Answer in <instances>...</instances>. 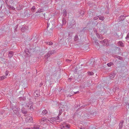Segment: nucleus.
I'll use <instances>...</instances> for the list:
<instances>
[{"label": "nucleus", "mask_w": 129, "mask_h": 129, "mask_svg": "<svg viewBox=\"0 0 129 129\" xmlns=\"http://www.w3.org/2000/svg\"><path fill=\"white\" fill-rule=\"evenodd\" d=\"M72 59H67L66 60V61L67 62H71V61H72Z\"/></svg>", "instance_id": "obj_44"}, {"label": "nucleus", "mask_w": 129, "mask_h": 129, "mask_svg": "<svg viewBox=\"0 0 129 129\" xmlns=\"http://www.w3.org/2000/svg\"><path fill=\"white\" fill-rule=\"evenodd\" d=\"M64 126L65 127H66L68 128V129L70 128L69 127V126L67 124H65Z\"/></svg>", "instance_id": "obj_49"}, {"label": "nucleus", "mask_w": 129, "mask_h": 129, "mask_svg": "<svg viewBox=\"0 0 129 129\" xmlns=\"http://www.w3.org/2000/svg\"><path fill=\"white\" fill-rule=\"evenodd\" d=\"M5 111L4 110H2L0 111V114L1 115L0 117H2V115L4 113Z\"/></svg>", "instance_id": "obj_25"}, {"label": "nucleus", "mask_w": 129, "mask_h": 129, "mask_svg": "<svg viewBox=\"0 0 129 129\" xmlns=\"http://www.w3.org/2000/svg\"><path fill=\"white\" fill-rule=\"evenodd\" d=\"M90 82L89 81H87L84 84L85 86L87 87H89L91 85V84L90 83Z\"/></svg>", "instance_id": "obj_14"}, {"label": "nucleus", "mask_w": 129, "mask_h": 129, "mask_svg": "<svg viewBox=\"0 0 129 129\" xmlns=\"http://www.w3.org/2000/svg\"><path fill=\"white\" fill-rule=\"evenodd\" d=\"M30 129V128H24V129Z\"/></svg>", "instance_id": "obj_63"}, {"label": "nucleus", "mask_w": 129, "mask_h": 129, "mask_svg": "<svg viewBox=\"0 0 129 129\" xmlns=\"http://www.w3.org/2000/svg\"><path fill=\"white\" fill-rule=\"evenodd\" d=\"M32 102H30L29 103L26 104V105L29 108V109L31 111H33L34 110V109L33 106L32 105Z\"/></svg>", "instance_id": "obj_4"}, {"label": "nucleus", "mask_w": 129, "mask_h": 129, "mask_svg": "<svg viewBox=\"0 0 129 129\" xmlns=\"http://www.w3.org/2000/svg\"><path fill=\"white\" fill-rule=\"evenodd\" d=\"M4 3V2L3 0H0V9L2 8L3 4Z\"/></svg>", "instance_id": "obj_22"}, {"label": "nucleus", "mask_w": 129, "mask_h": 129, "mask_svg": "<svg viewBox=\"0 0 129 129\" xmlns=\"http://www.w3.org/2000/svg\"><path fill=\"white\" fill-rule=\"evenodd\" d=\"M116 74L115 73H113L109 75L110 78L111 80H112L115 77Z\"/></svg>", "instance_id": "obj_7"}, {"label": "nucleus", "mask_w": 129, "mask_h": 129, "mask_svg": "<svg viewBox=\"0 0 129 129\" xmlns=\"http://www.w3.org/2000/svg\"><path fill=\"white\" fill-rule=\"evenodd\" d=\"M25 121L27 122H33V119L32 117L29 116L27 117L25 119Z\"/></svg>", "instance_id": "obj_5"}, {"label": "nucleus", "mask_w": 129, "mask_h": 129, "mask_svg": "<svg viewBox=\"0 0 129 129\" xmlns=\"http://www.w3.org/2000/svg\"><path fill=\"white\" fill-rule=\"evenodd\" d=\"M56 121V118H51L49 120V122L53 124L54 121Z\"/></svg>", "instance_id": "obj_13"}, {"label": "nucleus", "mask_w": 129, "mask_h": 129, "mask_svg": "<svg viewBox=\"0 0 129 129\" xmlns=\"http://www.w3.org/2000/svg\"><path fill=\"white\" fill-rule=\"evenodd\" d=\"M6 78V76H3L0 77V80H2Z\"/></svg>", "instance_id": "obj_35"}, {"label": "nucleus", "mask_w": 129, "mask_h": 129, "mask_svg": "<svg viewBox=\"0 0 129 129\" xmlns=\"http://www.w3.org/2000/svg\"><path fill=\"white\" fill-rule=\"evenodd\" d=\"M124 121L123 120H121L120 121V123H119V129H121V128L123 126V123Z\"/></svg>", "instance_id": "obj_8"}, {"label": "nucleus", "mask_w": 129, "mask_h": 129, "mask_svg": "<svg viewBox=\"0 0 129 129\" xmlns=\"http://www.w3.org/2000/svg\"><path fill=\"white\" fill-rule=\"evenodd\" d=\"M86 115L89 117H92L93 116L96 115V113L93 111H92L91 112L89 113L88 114H86Z\"/></svg>", "instance_id": "obj_3"}, {"label": "nucleus", "mask_w": 129, "mask_h": 129, "mask_svg": "<svg viewBox=\"0 0 129 129\" xmlns=\"http://www.w3.org/2000/svg\"><path fill=\"white\" fill-rule=\"evenodd\" d=\"M75 107H77L78 106V105L77 104H75Z\"/></svg>", "instance_id": "obj_58"}, {"label": "nucleus", "mask_w": 129, "mask_h": 129, "mask_svg": "<svg viewBox=\"0 0 129 129\" xmlns=\"http://www.w3.org/2000/svg\"><path fill=\"white\" fill-rule=\"evenodd\" d=\"M125 39L127 40L129 39V33L127 34L126 37H125Z\"/></svg>", "instance_id": "obj_41"}, {"label": "nucleus", "mask_w": 129, "mask_h": 129, "mask_svg": "<svg viewBox=\"0 0 129 129\" xmlns=\"http://www.w3.org/2000/svg\"><path fill=\"white\" fill-rule=\"evenodd\" d=\"M43 85V83H41L39 85V86L40 87H41V86Z\"/></svg>", "instance_id": "obj_54"}, {"label": "nucleus", "mask_w": 129, "mask_h": 129, "mask_svg": "<svg viewBox=\"0 0 129 129\" xmlns=\"http://www.w3.org/2000/svg\"><path fill=\"white\" fill-rule=\"evenodd\" d=\"M46 119V118H42L41 119V120L42 121H43V122L45 121Z\"/></svg>", "instance_id": "obj_48"}, {"label": "nucleus", "mask_w": 129, "mask_h": 129, "mask_svg": "<svg viewBox=\"0 0 129 129\" xmlns=\"http://www.w3.org/2000/svg\"><path fill=\"white\" fill-rule=\"evenodd\" d=\"M5 1V3H6V5L8 4V0H4Z\"/></svg>", "instance_id": "obj_52"}, {"label": "nucleus", "mask_w": 129, "mask_h": 129, "mask_svg": "<svg viewBox=\"0 0 129 129\" xmlns=\"http://www.w3.org/2000/svg\"><path fill=\"white\" fill-rule=\"evenodd\" d=\"M99 19L103 21L104 20V17L103 16H101L99 17Z\"/></svg>", "instance_id": "obj_33"}, {"label": "nucleus", "mask_w": 129, "mask_h": 129, "mask_svg": "<svg viewBox=\"0 0 129 129\" xmlns=\"http://www.w3.org/2000/svg\"><path fill=\"white\" fill-rule=\"evenodd\" d=\"M47 113V111L46 110H43L42 112V115H45Z\"/></svg>", "instance_id": "obj_24"}, {"label": "nucleus", "mask_w": 129, "mask_h": 129, "mask_svg": "<svg viewBox=\"0 0 129 129\" xmlns=\"http://www.w3.org/2000/svg\"><path fill=\"white\" fill-rule=\"evenodd\" d=\"M104 29V28H100V29L101 30H103V29Z\"/></svg>", "instance_id": "obj_60"}, {"label": "nucleus", "mask_w": 129, "mask_h": 129, "mask_svg": "<svg viewBox=\"0 0 129 129\" xmlns=\"http://www.w3.org/2000/svg\"><path fill=\"white\" fill-rule=\"evenodd\" d=\"M62 25L63 26L65 25L67 23L66 20L64 18H63L62 20Z\"/></svg>", "instance_id": "obj_12"}, {"label": "nucleus", "mask_w": 129, "mask_h": 129, "mask_svg": "<svg viewBox=\"0 0 129 129\" xmlns=\"http://www.w3.org/2000/svg\"><path fill=\"white\" fill-rule=\"evenodd\" d=\"M73 92V95L74 94H75L79 93V91H78L76 92Z\"/></svg>", "instance_id": "obj_50"}, {"label": "nucleus", "mask_w": 129, "mask_h": 129, "mask_svg": "<svg viewBox=\"0 0 129 129\" xmlns=\"http://www.w3.org/2000/svg\"><path fill=\"white\" fill-rule=\"evenodd\" d=\"M65 128H66V127H65L63 125V127L61 128V129H64Z\"/></svg>", "instance_id": "obj_57"}, {"label": "nucleus", "mask_w": 129, "mask_h": 129, "mask_svg": "<svg viewBox=\"0 0 129 129\" xmlns=\"http://www.w3.org/2000/svg\"><path fill=\"white\" fill-rule=\"evenodd\" d=\"M75 24V21L74 19H73L71 21H70L69 23H68V27L69 28H74L76 26Z\"/></svg>", "instance_id": "obj_2"}, {"label": "nucleus", "mask_w": 129, "mask_h": 129, "mask_svg": "<svg viewBox=\"0 0 129 129\" xmlns=\"http://www.w3.org/2000/svg\"><path fill=\"white\" fill-rule=\"evenodd\" d=\"M49 119H47L46 118V120H45V121L46 122H47L48 121H49Z\"/></svg>", "instance_id": "obj_55"}, {"label": "nucleus", "mask_w": 129, "mask_h": 129, "mask_svg": "<svg viewBox=\"0 0 129 129\" xmlns=\"http://www.w3.org/2000/svg\"><path fill=\"white\" fill-rule=\"evenodd\" d=\"M14 54L13 52L12 51H10L8 54V57L10 58H11L13 56Z\"/></svg>", "instance_id": "obj_15"}, {"label": "nucleus", "mask_w": 129, "mask_h": 129, "mask_svg": "<svg viewBox=\"0 0 129 129\" xmlns=\"http://www.w3.org/2000/svg\"><path fill=\"white\" fill-rule=\"evenodd\" d=\"M44 11V10L43 9H39L38 10V11L37 13H40Z\"/></svg>", "instance_id": "obj_27"}, {"label": "nucleus", "mask_w": 129, "mask_h": 129, "mask_svg": "<svg viewBox=\"0 0 129 129\" xmlns=\"http://www.w3.org/2000/svg\"><path fill=\"white\" fill-rule=\"evenodd\" d=\"M96 35L98 38L101 39L102 40L104 39L103 37L102 36V35L100 34H99L98 33H96Z\"/></svg>", "instance_id": "obj_19"}, {"label": "nucleus", "mask_w": 129, "mask_h": 129, "mask_svg": "<svg viewBox=\"0 0 129 129\" xmlns=\"http://www.w3.org/2000/svg\"><path fill=\"white\" fill-rule=\"evenodd\" d=\"M24 53L26 54L25 56L26 57H27L29 55V51L28 49H26L24 51Z\"/></svg>", "instance_id": "obj_9"}, {"label": "nucleus", "mask_w": 129, "mask_h": 129, "mask_svg": "<svg viewBox=\"0 0 129 129\" xmlns=\"http://www.w3.org/2000/svg\"><path fill=\"white\" fill-rule=\"evenodd\" d=\"M86 27H84L83 28V29H82V30H81V31H85V28H86Z\"/></svg>", "instance_id": "obj_53"}, {"label": "nucleus", "mask_w": 129, "mask_h": 129, "mask_svg": "<svg viewBox=\"0 0 129 129\" xmlns=\"http://www.w3.org/2000/svg\"><path fill=\"white\" fill-rule=\"evenodd\" d=\"M49 26V25H48V23H47V28H48V27Z\"/></svg>", "instance_id": "obj_61"}, {"label": "nucleus", "mask_w": 129, "mask_h": 129, "mask_svg": "<svg viewBox=\"0 0 129 129\" xmlns=\"http://www.w3.org/2000/svg\"><path fill=\"white\" fill-rule=\"evenodd\" d=\"M93 29L94 32L96 33H96H98L97 32V30L95 28H93Z\"/></svg>", "instance_id": "obj_40"}, {"label": "nucleus", "mask_w": 129, "mask_h": 129, "mask_svg": "<svg viewBox=\"0 0 129 129\" xmlns=\"http://www.w3.org/2000/svg\"><path fill=\"white\" fill-rule=\"evenodd\" d=\"M79 38L77 35H76L74 38V41H78Z\"/></svg>", "instance_id": "obj_20"}, {"label": "nucleus", "mask_w": 129, "mask_h": 129, "mask_svg": "<svg viewBox=\"0 0 129 129\" xmlns=\"http://www.w3.org/2000/svg\"><path fill=\"white\" fill-rule=\"evenodd\" d=\"M18 25H16L15 27L14 28V31H17V28H18Z\"/></svg>", "instance_id": "obj_42"}, {"label": "nucleus", "mask_w": 129, "mask_h": 129, "mask_svg": "<svg viewBox=\"0 0 129 129\" xmlns=\"http://www.w3.org/2000/svg\"><path fill=\"white\" fill-rule=\"evenodd\" d=\"M40 126L38 125L35 124L34 125L33 128L35 129H39L40 128Z\"/></svg>", "instance_id": "obj_18"}, {"label": "nucleus", "mask_w": 129, "mask_h": 129, "mask_svg": "<svg viewBox=\"0 0 129 129\" xmlns=\"http://www.w3.org/2000/svg\"><path fill=\"white\" fill-rule=\"evenodd\" d=\"M34 94L36 97H39L40 95L39 93L38 90H36L34 92Z\"/></svg>", "instance_id": "obj_11"}, {"label": "nucleus", "mask_w": 129, "mask_h": 129, "mask_svg": "<svg viewBox=\"0 0 129 129\" xmlns=\"http://www.w3.org/2000/svg\"><path fill=\"white\" fill-rule=\"evenodd\" d=\"M118 45L119 46H123L124 44L121 41H119L118 42Z\"/></svg>", "instance_id": "obj_21"}, {"label": "nucleus", "mask_w": 129, "mask_h": 129, "mask_svg": "<svg viewBox=\"0 0 129 129\" xmlns=\"http://www.w3.org/2000/svg\"><path fill=\"white\" fill-rule=\"evenodd\" d=\"M113 64V63L112 62H110L107 64V65L109 67H110Z\"/></svg>", "instance_id": "obj_30"}, {"label": "nucleus", "mask_w": 129, "mask_h": 129, "mask_svg": "<svg viewBox=\"0 0 129 129\" xmlns=\"http://www.w3.org/2000/svg\"><path fill=\"white\" fill-rule=\"evenodd\" d=\"M75 72H77L76 70V69H75Z\"/></svg>", "instance_id": "obj_64"}, {"label": "nucleus", "mask_w": 129, "mask_h": 129, "mask_svg": "<svg viewBox=\"0 0 129 129\" xmlns=\"http://www.w3.org/2000/svg\"><path fill=\"white\" fill-rule=\"evenodd\" d=\"M52 54L51 53V52H50L49 51L47 53V54L45 55V56L47 57V59L48 58V57H49Z\"/></svg>", "instance_id": "obj_26"}, {"label": "nucleus", "mask_w": 129, "mask_h": 129, "mask_svg": "<svg viewBox=\"0 0 129 129\" xmlns=\"http://www.w3.org/2000/svg\"><path fill=\"white\" fill-rule=\"evenodd\" d=\"M116 58L119 60H122V57L119 56H117L116 57Z\"/></svg>", "instance_id": "obj_34"}, {"label": "nucleus", "mask_w": 129, "mask_h": 129, "mask_svg": "<svg viewBox=\"0 0 129 129\" xmlns=\"http://www.w3.org/2000/svg\"><path fill=\"white\" fill-rule=\"evenodd\" d=\"M50 52H51V53L52 54H53L56 52V51L55 50H51L50 51H49Z\"/></svg>", "instance_id": "obj_36"}, {"label": "nucleus", "mask_w": 129, "mask_h": 129, "mask_svg": "<svg viewBox=\"0 0 129 129\" xmlns=\"http://www.w3.org/2000/svg\"><path fill=\"white\" fill-rule=\"evenodd\" d=\"M22 113L23 114H26L27 113V110L24 107H23L21 110Z\"/></svg>", "instance_id": "obj_6"}, {"label": "nucleus", "mask_w": 129, "mask_h": 129, "mask_svg": "<svg viewBox=\"0 0 129 129\" xmlns=\"http://www.w3.org/2000/svg\"><path fill=\"white\" fill-rule=\"evenodd\" d=\"M106 39H104L103 40L101 41H100V42L102 43L103 44V43H105V42H106Z\"/></svg>", "instance_id": "obj_38"}, {"label": "nucleus", "mask_w": 129, "mask_h": 129, "mask_svg": "<svg viewBox=\"0 0 129 129\" xmlns=\"http://www.w3.org/2000/svg\"><path fill=\"white\" fill-rule=\"evenodd\" d=\"M62 111V109H60L59 110V113L58 115V116H60L61 114Z\"/></svg>", "instance_id": "obj_39"}, {"label": "nucleus", "mask_w": 129, "mask_h": 129, "mask_svg": "<svg viewBox=\"0 0 129 129\" xmlns=\"http://www.w3.org/2000/svg\"><path fill=\"white\" fill-rule=\"evenodd\" d=\"M78 13H79L80 14L79 15V17H82L84 14V12L83 11L81 10L79 11Z\"/></svg>", "instance_id": "obj_10"}, {"label": "nucleus", "mask_w": 129, "mask_h": 129, "mask_svg": "<svg viewBox=\"0 0 129 129\" xmlns=\"http://www.w3.org/2000/svg\"><path fill=\"white\" fill-rule=\"evenodd\" d=\"M99 17V16L94 17L93 18V19L95 20H96L97 19H98V18Z\"/></svg>", "instance_id": "obj_46"}, {"label": "nucleus", "mask_w": 129, "mask_h": 129, "mask_svg": "<svg viewBox=\"0 0 129 129\" xmlns=\"http://www.w3.org/2000/svg\"><path fill=\"white\" fill-rule=\"evenodd\" d=\"M47 44L48 45H51L53 44V43L51 42H46Z\"/></svg>", "instance_id": "obj_31"}, {"label": "nucleus", "mask_w": 129, "mask_h": 129, "mask_svg": "<svg viewBox=\"0 0 129 129\" xmlns=\"http://www.w3.org/2000/svg\"><path fill=\"white\" fill-rule=\"evenodd\" d=\"M63 11V15L64 17H66L67 15V11L65 10H64Z\"/></svg>", "instance_id": "obj_29"}, {"label": "nucleus", "mask_w": 129, "mask_h": 129, "mask_svg": "<svg viewBox=\"0 0 129 129\" xmlns=\"http://www.w3.org/2000/svg\"><path fill=\"white\" fill-rule=\"evenodd\" d=\"M87 74H88V75H90V76L93 75L94 74L93 73V72H91H91H90V71L88 72H87Z\"/></svg>", "instance_id": "obj_28"}, {"label": "nucleus", "mask_w": 129, "mask_h": 129, "mask_svg": "<svg viewBox=\"0 0 129 129\" xmlns=\"http://www.w3.org/2000/svg\"><path fill=\"white\" fill-rule=\"evenodd\" d=\"M125 16L124 15H121L119 18V21H123L124 20L125 18Z\"/></svg>", "instance_id": "obj_16"}, {"label": "nucleus", "mask_w": 129, "mask_h": 129, "mask_svg": "<svg viewBox=\"0 0 129 129\" xmlns=\"http://www.w3.org/2000/svg\"><path fill=\"white\" fill-rule=\"evenodd\" d=\"M11 108L16 115L18 117L20 116V113L19 111V108H17L14 105L13 106L12 104L11 106Z\"/></svg>", "instance_id": "obj_1"}, {"label": "nucleus", "mask_w": 129, "mask_h": 129, "mask_svg": "<svg viewBox=\"0 0 129 129\" xmlns=\"http://www.w3.org/2000/svg\"><path fill=\"white\" fill-rule=\"evenodd\" d=\"M9 73V71L7 70H6V71L5 72L6 76H7V75Z\"/></svg>", "instance_id": "obj_45"}, {"label": "nucleus", "mask_w": 129, "mask_h": 129, "mask_svg": "<svg viewBox=\"0 0 129 129\" xmlns=\"http://www.w3.org/2000/svg\"><path fill=\"white\" fill-rule=\"evenodd\" d=\"M73 95V94H70L67 95V97H70Z\"/></svg>", "instance_id": "obj_47"}, {"label": "nucleus", "mask_w": 129, "mask_h": 129, "mask_svg": "<svg viewBox=\"0 0 129 129\" xmlns=\"http://www.w3.org/2000/svg\"><path fill=\"white\" fill-rule=\"evenodd\" d=\"M59 116H58H58L57 117H56V119H59Z\"/></svg>", "instance_id": "obj_56"}, {"label": "nucleus", "mask_w": 129, "mask_h": 129, "mask_svg": "<svg viewBox=\"0 0 129 129\" xmlns=\"http://www.w3.org/2000/svg\"><path fill=\"white\" fill-rule=\"evenodd\" d=\"M36 9L35 7L34 6H33L31 9V10L32 12H34L35 11V10Z\"/></svg>", "instance_id": "obj_32"}, {"label": "nucleus", "mask_w": 129, "mask_h": 129, "mask_svg": "<svg viewBox=\"0 0 129 129\" xmlns=\"http://www.w3.org/2000/svg\"><path fill=\"white\" fill-rule=\"evenodd\" d=\"M80 129H85V128L84 127H81V128H80Z\"/></svg>", "instance_id": "obj_59"}, {"label": "nucleus", "mask_w": 129, "mask_h": 129, "mask_svg": "<svg viewBox=\"0 0 129 129\" xmlns=\"http://www.w3.org/2000/svg\"><path fill=\"white\" fill-rule=\"evenodd\" d=\"M125 104L127 106H128V108H129V103L127 102H126L125 103Z\"/></svg>", "instance_id": "obj_51"}, {"label": "nucleus", "mask_w": 129, "mask_h": 129, "mask_svg": "<svg viewBox=\"0 0 129 129\" xmlns=\"http://www.w3.org/2000/svg\"><path fill=\"white\" fill-rule=\"evenodd\" d=\"M18 103H19V107H22L24 105L23 104H22L21 103H20L19 102H18Z\"/></svg>", "instance_id": "obj_43"}, {"label": "nucleus", "mask_w": 129, "mask_h": 129, "mask_svg": "<svg viewBox=\"0 0 129 129\" xmlns=\"http://www.w3.org/2000/svg\"><path fill=\"white\" fill-rule=\"evenodd\" d=\"M20 100H25V98L24 97H20L19 98Z\"/></svg>", "instance_id": "obj_37"}, {"label": "nucleus", "mask_w": 129, "mask_h": 129, "mask_svg": "<svg viewBox=\"0 0 129 129\" xmlns=\"http://www.w3.org/2000/svg\"><path fill=\"white\" fill-rule=\"evenodd\" d=\"M6 5L7 6V7L9 9H11L12 10H15V9L14 7L13 6H12L10 5H9L8 4Z\"/></svg>", "instance_id": "obj_17"}, {"label": "nucleus", "mask_w": 129, "mask_h": 129, "mask_svg": "<svg viewBox=\"0 0 129 129\" xmlns=\"http://www.w3.org/2000/svg\"><path fill=\"white\" fill-rule=\"evenodd\" d=\"M27 28L26 27L24 26L21 28V30L22 32H24Z\"/></svg>", "instance_id": "obj_23"}, {"label": "nucleus", "mask_w": 129, "mask_h": 129, "mask_svg": "<svg viewBox=\"0 0 129 129\" xmlns=\"http://www.w3.org/2000/svg\"><path fill=\"white\" fill-rule=\"evenodd\" d=\"M72 79L71 78H69V80H70V81H71V80Z\"/></svg>", "instance_id": "obj_62"}]
</instances>
